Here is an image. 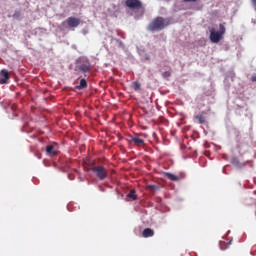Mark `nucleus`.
Listing matches in <instances>:
<instances>
[{
  "label": "nucleus",
  "mask_w": 256,
  "mask_h": 256,
  "mask_svg": "<svg viewBox=\"0 0 256 256\" xmlns=\"http://www.w3.org/2000/svg\"><path fill=\"white\" fill-rule=\"evenodd\" d=\"M87 171H92V173L99 179L100 181H105L109 175V171L103 165H95L91 164Z\"/></svg>",
  "instance_id": "obj_1"
},
{
  "label": "nucleus",
  "mask_w": 256,
  "mask_h": 256,
  "mask_svg": "<svg viewBox=\"0 0 256 256\" xmlns=\"http://www.w3.org/2000/svg\"><path fill=\"white\" fill-rule=\"evenodd\" d=\"M168 25H171V21L163 17H157L149 24L148 29L149 31H162V29H165Z\"/></svg>",
  "instance_id": "obj_2"
},
{
  "label": "nucleus",
  "mask_w": 256,
  "mask_h": 256,
  "mask_svg": "<svg viewBox=\"0 0 256 256\" xmlns=\"http://www.w3.org/2000/svg\"><path fill=\"white\" fill-rule=\"evenodd\" d=\"M209 39L211 43H219L223 40V36L225 35V26L223 24H219V31H216L215 28H211Z\"/></svg>",
  "instance_id": "obj_3"
},
{
  "label": "nucleus",
  "mask_w": 256,
  "mask_h": 256,
  "mask_svg": "<svg viewBox=\"0 0 256 256\" xmlns=\"http://www.w3.org/2000/svg\"><path fill=\"white\" fill-rule=\"evenodd\" d=\"M77 68L82 73H89L91 71V62H89L88 58L82 57L78 61Z\"/></svg>",
  "instance_id": "obj_4"
},
{
  "label": "nucleus",
  "mask_w": 256,
  "mask_h": 256,
  "mask_svg": "<svg viewBox=\"0 0 256 256\" xmlns=\"http://www.w3.org/2000/svg\"><path fill=\"white\" fill-rule=\"evenodd\" d=\"M125 5L132 11H140V9H143V2H141V0H126Z\"/></svg>",
  "instance_id": "obj_5"
},
{
  "label": "nucleus",
  "mask_w": 256,
  "mask_h": 256,
  "mask_svg": "<svg viewBox=\"0 0 256 256\" xmlns=\"http://www.w3.org/2000/svg\"><path fill=\"white\" fill-rule=\"evenodd\" d=\"M63 25H67L72 29L77 28L78 25H81V19L75 17H68L64 22Z\"/></svg>",
  "instance_id": "obj_6"
},
{
  "label": "nucleus",
  "mask_w": 256,
  "mask_h": 256,
  "mask_svg": "<svg viewBox=\"0 0 256 256\" xmlns=\"http://www.w3.org/2000/svg\"><path fill=\"white\" fill-rule=\"evenodd\" d=\"M129 142L133 143L136 147H145V140L143 138L139 137V135H130L129 136Z\"/></svg>",
  "instance_id": "obj_7"
},
{
  "label": "nucleus",
  "mask_w": 256,
  "mask_h": 256,
  "mask_svg": "<svg viewBox=\"0 0 256 256\" xmlns=\"http://www.w3.org/2000/svg\"><path fill=\"white\" fill-rule=\"evenodd\" d=\"M10 77H11V76L9 75V71H7V70H5V69H2V70L0 71V83H1L2 85L7 84V81H9Z\"/></svg>",
  "instance_id": "obj_8"
},
{
  "label": "nucleus",
  "mask_w": 256,
  "mask_h": 256,
  "mask_svg": "<svg viewBox=\"0 0 256 256\" xmlns=\"http://www.w3.org/2000/svg\"><path fill=\"white\" fill-rule=\"evenodd\" d=\"M46 153L47 155H49L50 157H55V155H57V150L55 149V146L53 145H48L46 146Z\"/></svg>",
  "instance_id": "obj_9"
},
{
  "label": "nucleus",
  "mask_w": 256,
  "mask_h": 256,
  "mask_svg": "<svg viewBox=\"0 0 256 256\" xmlns=\"http://www.w3.org/2000/svg\"><path fill=\"white\" fill-rule=\"evenodd\" d=\"M153 235H155V231L151 228H145L142 232V237H144V239L153 237Z\"/></svg>",
  "instance_id": "obj_10"
},
{
  "label": "nucleus",
  "mask_w": 256,
  "mask_h": 256,
  "mask_svg": "<svg viewBox=\"0 0 256 256\" xmlns=\"http://www.w3.org/2000/svg\"><path fill=\"white\" fill-rule=\"evenodd\" d=\"M205 115H207L206 112H201L200 114H197L196 116H194V119H196V121H198V123H200V125H204Z\"/></svg>",
  "instance_id": "obj_11"
},
{
  "label": "nucleus",
  "mask_w": 256,
  "mask_h": 256,
  "mask_svg": "<svg viewBox=\"0 0 256 256\" xmlns=\"http://www.w3.org/2000/svg\"><path fill=\"white\" fill-rule=\"evenodd\" d=\"M75 88L78 89V91H81V89H87V80L85 78H82L80 80V84Z\"/></svg>",
  "instance_id": "obj_12"
},
{
  "label": "nucleus",
  "mask_w": 256,
  "mask_h": 256,
  "mask_svg": "<svg viewBox=\"0 0 256 256\" xmlns=\"http://www.w3.org/2000/svg\"><path fill=\"white\" fill-rule=\"evenodd\" d=\"M164 175L167 177V179H170V181H179V177L173 173L165 172Z\"/></svg>",
  "instance_id": "obj_13"
},
{
  "label": "nucleus",
  "mask_w": 256,
  "mask_h": 256,
  "mask_svg": "<svg viewBox=\"0 0 256 256\" xmlns=\"http://www.w3.org/2000/svg\"><path fill=\"white\" fill-rule=\"evenodd\" d=\"M128 199H132V201H137V194L135 189H131L130 192L126 195Z\"/></svg>",
  "instance_id": "obj_14"
},
{
  "label": "nucleus",
  "mask_w": 256,
  "mask_h": 256,
  "mask_svg": "<svg viewBox=\"0 0 256 256\" xmlns=\"http://www.w3.org/2000/svg\"><path fill=\"white\" fill-rule=\"evenodd\" d=\"M231 163H232L235 167H238V169H241V167H245V164L239 162V159H237V158H232Z\"/></svg>",
  "instance_id": "obj_15"
},
{
  "label": "nucleus",
  "mask_w": 256,
  "mask_h": 256,
  "mask_svg": "<svg viewBox=\"0 0 256 256\" xmlns=\"http://www.w3.org/2000/svg\"><path fill=\"white\" fill-rule=\"evenodd\" d=\"M132 87H133L134 91H140L141 90V83L133 82Z\"/></svg>",
  "instance_id": "obj_16"
},
{
  "label": "nucleus",
  "mask_w": 256,
  "mask_h": 256,
  "mask_svg": "<svg viewBox=\"0 0 256 256\" xmlns=\"http://www.w3.org/2000/svg\"><path fill=\"white\" fill-rule=\"evenodd\" d=\"M162 77H164V78L171 77V72H169V71L163 72Z\"/></svg>",
  "instance_id": "obj_17"
},
{
  "label": "nucleus",
  "mask_w": 256,
  "mask_h": 256,
  "mask_svg": "<svg viewBox=\"0 0 256 256\" xmlns=\"http://www.w3.org/2000/svg\"><path fill=\"white\" fill-rule=\"evenodd\" d=\"M197 0H183L184 3H195Z\"/></svg>",
  "instance_id": "obj_18"
},
{
  "label": "nucleus",
  "mask_w": 256,
  "mask_h": 256,
  "mask_svg": "<svg viewBox=\"0 0 256 256\" xmlns=\"http://www.w3.org/2000/svg\"><path fill=\"white\" fill-rule=\"evenodd\" d=\"M156 186L155 185H149L148 189H150L151 191L155 190Z\"/></svg>",
  "instance_id": "obj_19"
},
{
  "label": "nucleus",
  "mask_w": 256,
  "mask_h": 256,
  "mask_svg": "<svg viewBox=\"0 0 256 256\" xmlns=\"http://www.w3.org/2000/svg\"><path fill=\"white\" fill-rule=\"evenodd\" d=\"M251 81L256 82V75H255V74H254V75H252V77H251Z\"/></svg>",
  "instance_id": "obj_20"
}]
</instances>
